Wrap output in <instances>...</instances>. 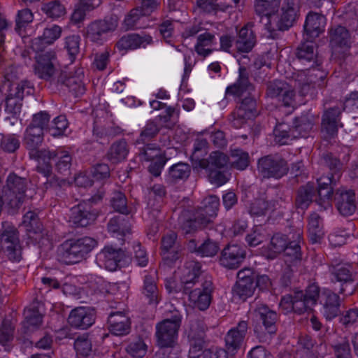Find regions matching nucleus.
Instances as JSON below:
<instances>
[{
  "label": "nucleus",
  "instance_id": "obj_1",
  "mask_svg": "<svg viewBox=\"0 0 358 358\" xmlns=\"http://www.w3.org/2000/svg\"><path fill=\"white\" fill-rule=\"evenodd\" d=\"M43 139V132L40 127H29L25 131L24 141L27 148L29 150L31 157L37 161V170L45 177L50 176L52 167L50 160L52 154L49 150H37V148L41 144Z\"/></svg>",
  "mask_w": 358,
  "mask_h": 358
},
{
  "label": "nucleus",
  "instance_id": "obj_2",
  "mask_svg": "<svg viewBox=\"0 0 358 358\" xmlns=\"http://www.w3.org/2000/svg\"><path fill=\"white\" fill-rule=\"evenodd\" d=\"M302 233L301 230H298L294 234H292L293 241H290L287 244V237L282 234H275L271 240V248L268 251H264L263 255L268 259H273L278 253L284 251L288 257L285 262H294L300 259V246L299 243L301 238Z\"/></svg>",
  "mask_w": 358,
  "mask_h": 358
},
{
  "label": "nucleus",
  "instance_id": "obj_3",
  "mask_svg": "<svg viewBox=\"0 0 358 358\" xmlns=\"http://www.w3.org/2000/svg\"><path fill=\"white\" fill-rule=\"evenodd\" d=\"M96 245V241L90 237L67 241L62 245L64 261L66 264L79 262Z\"/></svg>",
  "mask_w": 358,
  "mask_h": 358
},
{
  "label": "nucleus",
  "instance_id": "obj_4",
  "mask_svg": "<svg viewBox=\"0 0 358 358\" xmlns=\"http://www.w3.org/2000/svg\"><path fill=\"white\" fill-rule=\"evenodd\" d=\"M5 85L8 87L6 97L5 110L15 117L20 114L24 96L31 93L32 86L27 80H22L12 84L6 83Z\"/></svg>",
  "mask_w": 358,
  "mask_h": 358
},
{
  "label": "nucleus",
  "instance_id": "obj_5",
  "mask_svg": "<svg viewBox=\"0 0 358 358\" xmlns=\"http://www.w3.org/2000/svg\"><path fill=\"white\" fill-rule=\"evenodd\" d=\"M220 206V199L216 196H209L205 198L202 206L196 211L194 221H188L183 225V229L186 233L192 231V225L196 227L197 225L204 227L210 222L217 214Z\"/></svg>",
  "mask_w": 358,
  "mask_h": 358
},
{
  "label": "nucleus",
  "instance_id": "obj_6",
  "mask_svg": "<svg viewBox=\"0 0 358 358\" xmlns=\"http://www.w3.org/2000/svg\"><path fill=\"white\" fill-rule=\"evenodd\" d=\"M299 6L296 0H284L280 10L274 13L268 22L275 25L278 29H287L296 22L299 17Z\"/></svg>",
  "mask_w": 358,
  "mask_h": 358
},
{
  "label": "nucleus",
  "instance_id": "obj_7",
  "mask_svg": "<svg viewBox=\"0 0 358 358\" xmlns=\"http://www.w3.org/2000/svg\"><path fill=\"white\" fill-rule=\"evenodd\" d=\"M180 323V317L174 315L172 319L164 320L157 324V341L160 347H171L176 342Z\"/></svg>",
  "mask_w": 358,
  "mask_h": 358
},
{
  "label": "nucleus",
  "instance_id": "obj_8",
  "mask_svg": "<svg viewBox=\"0 0 358 358\" xmlns=\"http://www.w3.org/2000/svg\"><path fill=\"white\" fill-rule=\"evenodd\" d=\"M257 170L263 178H280L288 171L287 162L279 156H266L258 161Z\"/></svg>",
  "mask_w": 358,
  "mask_h": 358
},
{
  "label": "nucleus",
  "instance_id": "obj_9",
  "mask_svg": "<svg viewBox=\"0 0 358 358\" xmlns=\"http://www.w3.org/2000/svg\"><path fill=\"white\" fill-rule=\"evenodd\" d=\"M1 248L9 259L18 262L21 257V248L16 229L8 224H3L1 234Z\"/></svg>",
  "mask_w": 358,
  "mask_h": 358
},
{
  "label": "nucleus",
  "instance_id": "obj_10",
  "mask_svg": "<svg viewBox=\"0 0 358 358\" xmlns=\"http://www.w3.org/2000/svg\"><path fill=\"white\" fill-rule=\"evenodd\" d=\"M199 269L196 265L179 268L173 276L166 280V287L169 292L180 291L183 286L193 283L198 276Z\"/></svg>",
  "mask_w": 358,
  "mask_h": 358
},
{
  "label": "nucleus",
  "instance_id": "obj_11",
  "mask_svg": "<svg viewBox=\"0 0 358 358\" xmlns=\"http://www.w3.org/2000/svg\"><path fill=\"white\" fill-rule=\"evenodd\" d=\"M59 71L58 62L54 52L39 53L36 57L34 72L38 78L49 80Z\"/></svg>",
  "mask_w": 358,
  "mask_h": 358
},
{
  "label": "nucleus",
  "instance_id": "obj_12",
  "mask_svg": "<svg viewBox=\"0 0 358 358\" xmlns=\"http://www.w3.org/2000/svg\"><path fill=\"white\" fill-rule=\"evenodd\" d=\"M237 278L233 288L234 297L245 301L252 296L255 290V273L250 268H244L238 271Z\"/></svg>",
  "mask_w": 358,
  "mask_h": 358
},
{
  "label": "nucleus",
  "instance_id": "obj_13",
  "mask_svg": "<svg viewBox=\"0 0 358 358\" xmlns=\"http://www.w3.org/2000/svg\"><path fill=\"white\" fill-rule=\"evenodd\" d=\"M256 317L262 321V325H256L255 333L259 338H264L267 334H273L276 331V313L267 306L261 305L255 309Z\"/></svg>",
  "mask_w": 358,
  "mask_h": 358
},
{
  "label": "nucleus",
  "instance_id": "obj_14",
  "mask_svg": "<svg viewBox=\"0 0 358 358\" xmlns=\"http://www.w3.org/2000/svg\"><path fill=\"white\" fill-rule=\"evenodd\" d=\"M267 95L282 101L285 106L294 108L296 106L294 92L285 82L275 80L271 83L268 87Z\"/></svg>",
  "mask_w": 358,
  "mask_h": 358
},
{
  "label": "nucleus",
  "instance_id": "obj_15",
  "mask_svg": "<svg viewBox=\"0 0 358 358\" xmlns=\"http://www.w3.org/2000/svg\"><path fill=\"white\" fill-rule=\"evenodd\" d=\"M117 24L118 19L116 16L94 22L88 26L87 36L92 41L99 42L104 38V35L114 31Z\"/></svg>",
  "mask_w": 358,
  "mask_h": 358
},
{
  "label": "nucleus",
  "instance_id": "obj_16",
  "mask_svg": "<svg viewBox=\"0 0 358 358\" xmlns=\"http://www.w3.org/2000/svg\"><path fill=\"white\" fill-rule=\"evenodd\" d=\"M94 310L88 307H78L72 310L68 317L70 326L77 329H87L94 322Z\"/></svg>",
  "mask_w": 358,
  "mask_h": 358
},
{
  "label": "nucleus",
  "instance_id": "obj_17",
  "mask_svg": "<svg viewBox=\"0 0 358 358\" xmlns=\"http://www.w3.org/2000/svg\"><path fill=\"white\" fill-rule=\"evenodd\" d=\"M123 257V252L112 245H106L96 255V262L100 267L113 271L118 266V263Z\"/></svg>",
  "mask_w": 358,
  "mask_h": 358
},
{
  "label": "nucleus",
  "instance_id": "obj_18",
  "mask_svg": "<svg viewBox=\"0 0 358 358\" xmlns=\"http://www.w3.org/2000/svg\"><path fill=\"white\" fill-rule=\"evenodd\" d=\"M97 215L91 211L90 206L83 202L71 209L69 222L75 227H86L92 222Z\"/></svg>",
  "mask_w": 358,
  "mask_h": 358
},
{
  "label": "nucleus",
  "instance_id": "obj_19",
  "mask_svg": "<svg viewBox=\"0 0 358 358\" xmlns=\"http://www.w3.org/2000/svg\"><path fill=\"white\" fill-rule=\"evenodd\" d=\"M326 18L324 15L316 13H310L306 17L304 24V38L308 41L318 37L324 32Z\"/></svg>",
  "mask_w": 358,
  "mask_h": 358
},
{
  "label": "nucleus",
  "instance_id": "obj_20",
  "mask_svg": "<svg viewBox=\"0 0 358 358\" xmlns=\"http://www.w3.org/2000/svg\"><path fill=\"white\" fill-rule=\"evenodd\" d=\"M141 159L143 161L151 162L149 171L155 176H159L162 168L166 164L164 154L157 147L147 146L143 152L141 154Z\"/></svg>",
  "mask_w": 358,
  "mask_h": 358
},
{
  "label": "nucleus",
  "instance_id": "obj_21",
  "mask_svg": "<svg viewBox=\"0 0 358 358\" xmlns=\"http://www.w3.org/2000/svg\"><path fill=\"white\" fill-rule=\"evenodd\" d=\"M255 101L250 98L245 99L241 106L231 115V122L235 128L243 127L246 120L255 116Z\"/></svg>",
  "mask_w": 358,
  "mask_h": 358
},
{
  "label": "nucleus",
  "instance_id": "obj_22",
  "mask_svg": "<svg viewBox=\"0 0 358 358\" xmlns=\"http://www.w3.org/2000/svg\"><path fill=\"white\" fill-rule=\"evenodd\" d=\"M245 256L243 248L238 245H229L226 247L220 258V264L228 268H238Z\"/></svg>",
  "mask_w": 358,
  "mask_h": 358
},
{
  "label": "nucleus",
  "instance_id": "obj_23",
  "mask_svg": "<svg viewBox=\"0 0 358 358\" xmlns=\"http://www.w3.org/2000/svg\"><path fill=\"white\" fill-rule=\"evenodd\" d=\"M152 42V38L148 35L128 34L122 36L117 43L120 52L124 53L128 50L139 48H145Z\"/></svg>",
  "mask_w": 358,
  "mask_h": 358
},
{
  "label": "nucleus",
  "instance_id": "obj_24",
  "mask_svg": "<svg viewBox=\"0 0 358 358\" xmlns=\"http://www.w3.org/2000/svg\"><path fill=\"white\" fill-rule=\"evenodd\" d=\"M320 303L322 305V313L324 317L329 320L335 318L340 312V297L335 293L325 290L320 296Z\"/></svg>",
  "mask_w": 358,
  "mask_h": 358
},
{
  "label": "nucleus",
  "instance_id": "obj_25",
  "mask_svg": "<svg viewBox=\"0 0 358 358\" xmlns=\"http://www.w3.org/2000/svg\"><path fill=\"white\" fill-rule=\"evenodd\" d=\"M110 331L115 336H124L130 331L131 322L128 315L122 312H115L108 317Z\"/></svg>",
  "mask_w": 358,
  "mask_h": 358
},
{
  "label": "nucleus",
  "instance_id": "obj_26",
  "mask_svg": "<svg viewBox=\"0 0 358 358\" xmlns=\"http://www.w3.org/2000/svg\"><path fill=\"white\" fill-rule=\"evenodd\" d=\"M247 329V322L245 321H241L238 322L236 327L229 331L226 336L225 341L227 348L229 352L234 353L241 346Z\"/></svg>",
  "mask_w": 358,
  "mask_h": 358
},
{
  "label": "nucleus",
  "instance_id": "obj_27",
  "mask_svg": "<svg viewBox=\"0 0 358 358\" xmlns=\"http://www.w3.org/2000/svg\"><path fill=\"white\" fill-rule=\"evenodd\" d=\"M355 193L352 189H342L336 197L337 208L341 214L348 216L356 210Z\"/></svg>",
  "mask_w": 358,
  "mask_h": 358
},
{
  "label": "nucleus",
  "instance_id": "obj_28",
  "mask_svg": "<svg viewBox=\"0 0 358 358\" xmlns=\"http://www.w3.org/2000/svg\"><path fill=\"white\" fill-rule=\"evenodd\" d=\"M318 200L317 203L321 208L328 209L331 206V201L333 194L331 178L329 176H322L317 180Z\"/></svg>",
  "mask_w": 358,
  "mask_h": 358
},
{
  "label": "nucleus",
  "instance_id": "obj_29",
  "mask_svg": "<svg viewBox=\"0 0 358 358\" xmlns=\"http://www.w3.org/2000/svg\"><path fill=\"white\" fill-rule=\"evenodd\" d=\"M307 227L308 238L312 243H320L324 237L323 220L317 213L310 214Z\"/></svg>",
  "mask_w": 358,
  "mask_h": 358
},
{
  "label": "nucleus",
  "instance_id": "obj_30",
  "mask_svg": "<svg viewBox=\"0 0 358 358\" xmlns=\"http://www.w3.org/2000/svg\"><path fill=\"white\" fill-rule=\"evenodd\" d=\"M176 234L171 232L164 236L162 240V255L164 263L167 265L171 264L178 257L176 245Z\"/></svg>",
  "mask_w": 358,
  "mask_h": 358
},
{
  "label": "nucleus",
  "instance_id": "obj_31",
  "mask_svg": "<svg viewBox=\"0 0 358 358\" xmlns=\"http://www.w3.org/2000/svg\"><path fill=\"white\" fill-rule=\"evenodd\" d=\"M303 293L301 291L294 292V296H284L280 303V308L285 313L292 310L299 313L306 311L305 305L302 303Z\"/></svg>",
  "mask_w": 358,
  "mask_h": 358
},
{
  "label": "nucleus",
  "instance_id": "obj_32",
  "mask_svg": "<svg viewBox=\"0 0 358 358\" xmlns=\"http://www.w3.org/2000/svg\"><path fill=\"white\" fill-rule=\"evenodd\" d=\"M256 43V38L253 31L248 25L243 27L238 34V38L236 43L237 50L241 52H250Z\"/></svg>",
  "mask_w": 358,
  "mask_h": 358
},
{
  "label": "nucleus",
  "instance_id": "obj_33",
  "mask_svg": "<svg viewBox=\"0 0 358 358\" xmlns=\"http://www.w3.org/2000/svg\"><path fill=\"white\" fill-rule=\"evenodd\" d=\"M189 301L194 308L200 310L207 309L211 301L210 291L206 289H195L189 294Z\"/></svg>",
  "mask_w": 358,
  "mask_h": 358
},
{
  "label": "nucleus",
  "instance_id": "obj_34",
  "mask_svg": "<svg viewBox=\"0 0 358 358\" xmlns=\"http://www.w3.org/2000/svg\"><path fill=\"white\" fill-rule=\"evenodd\" d=\"M216 44L215 37L213 34L205 32L199 35L196 43L194 46L195 51L201 56L206 57L213 50V46Z\"/></svg>",
  "mask_w": 358,
  "mask_h": 358
},
{
  "label": "nucleus",
  "instance_id": "obj_35",
  "mask_svg": "<svg viewBox=\"0 0 358 358\" xmlns=\"http://www.w3.org/2000/svg\"><path fill=\"white\" fill-rule=\"evenodd\" d=\"M83 71L81 69H78L73 76L67 78H64L63 76L58 79L59 82L65 84L76 96L83 94L85 92V87L82 82Z\"/></svg>",
  "mask_w": 358,
  "mask_h": 358
},
{
  "label": "nucleus",
  "instance_id": "obj_36",
  "mask_svg": "<svg viewBox=\"0 0 358 358\" xmlns=\"http://www.w3.org/2000/svg\"><path fill=\"white\" fill-rule=\"evenodd\" d=\"M331 45L334 51L337 49L347 48L349 46V34L346 29L341 26L331 31Z\"/></svg>",
  "mask_w": 358,
  "mask_h": 358
},
{
  "label": "nucleus",
  "instance_id": "obj_37",
  "mask_svg": "<svg viewBox=\"0 0 358 358\" xmlns=\"http://www.w3.org/2000/svg\"><path fill=\"white\" fill-rule=\"evenodd\" d=\"M103 0H80L76 6L75 10L71 15V19L75 22L82 21L86 11L90 10L99 6Z\"/></svg>",
  "mask_w": 358,
  "mask_h": 358
},
{
  "label": "nucleus",
  "instance_id": "obj_38",
  "mask_svg": "<svg viewBox=\"0 0 358 358\" xmlns=\"http://www.w3.org/2000/svg\"><path fill=\"white\" fill-rule=\"evenodd\" d=\"M339 110L331 108L326 111L323 115L322 129L329 136H334L337 132V122Z\"/></svg>",
  "mask_w": 358,
  "mask_h": 358
},
{
  "label": "nucleus",
  "instance_id": "obj_39",
  "mask_svg": "<svg viewBox=\"0 0 358 358\" xmlns=\"http://www.w3.org/2000/svg\"><path fill=\"white\" fill-rule=\"evenodd\" d=\"M129 153L126 141L122 140L114 143L108 152L109 160L113 163L120 162L124 160Z\"/></svg>",
  "mask_w": 358,
  "mask_h": 358
},
{
  "label": "nucleus",
  "instance_id": "obj_40",
  "mask_svg": "<svg viewBox=\"0 0 358 358\" xmlns=\"http://www.w3.org/2000/svg\"><path fill=\"white\" fill-rule=\"evenodd\" d=\"M74 348L79 358H93L94 357L92 342L85 336L78 337L75 341Z\"/></svg>",
  "mask_w": 358,
  "mask_h": 358
},
{
  "label": "nucleus",
  "instance_id": "obj_41",
  "mask_svg": "<svg viewBox=\"0 0 358 358\" xmlns=\"http://www.w3.org/2000/svg\"><path fill=\"white\" fill-rule=\"evenodd\" d=\"M279 3L280 0H255V8L259 15L266 16L269 20Z\"/></svg>",
  "mask_w": 358,
  "mask_h": 358
},
{
  "label": "nucleus",
  "instance_id": "obj_42",
  "mask_svg": "<svg viewBox=\"0 0 358 358\" xmlns=\"http://www.w3.org/2000/svg\"><path fill=\"white\" fill-rule=\"evenodd\" d=\"M229 163L228 157L221 152H213L209 157L207 164L205 161L200 162L201 166L208 170L224 167Z\"/></svg>",
  "mask_w": 358,
  "mask_h": 358
},
{
  "label": "nucleus",
  "instance_id": "obj_43",
  "mask_svg": "<svg viewBox=\"0 0 358 358\" xmlns=\"http://www.w3.org/2000/svg\"><path fill=\"white\" fill-rule=\"evenodd\" d=\"M306 41H307L303 43L298 49V58L303 63L306 62H313L311 66H313L314 64L317 65V61L316 60L317 54L314 50V45L311 43V41H310V42L308 40Z\"/></svg>",
  "mask_w": 358,
  "mask_h": 358
},
{
  "label": "nucleus",
  "instance_id": "obj_44",
  "mask_svg": "<svg viewBox=\"0 0 358 358\" xmlns=\"http://www.w3.org/2000/svg\"><path fill=\"white\" fill-rule=\"evenodd\" d=\"M148 14H144V10L136 8L130 11V13L125 17L122 23V27L125 30L141 28V20L143 16Z\"/></svg>",
  "mask_w": 358,
  "mask_h": 358
},
{
  "label": "nucleus",
  "instance_id": "obj_45",
  "mask_svg": "<svg viewBox=\"0 0 358 358\" xmlns=\"http://www.w3.org/2000/svg\"><path fill=\"white\" fill-rule=\"evenodd\" d=\"M232 167L243 171L245 170L250 164V157L248 152L236 149L231 151V153Z\"/></svg>",
  "mask_w": 358,
  "mask_h": 358
},
{
  "label": "nucleus",
  "instance_id": "obj_46",
  "mask_svg": "<svg viewBox=\"0 0 358 358\" xmlns=\"http://www.w3.org/2000/svg\"><path fill=\"white\" fill-rule=\"evenodd\" d=\"M203 330L199 332L198 337L196 338L195 333L192 329L188 336L191 342V347L189 351V357L192 358H197L200 356L203 344Z\"/></svg>",
  "mask_w": 358,
  "mask_h": 358
},
{
  "label": "nucleus",
  "instance_id": "obj_47",
  "mask_svg": "<svg viewBox=\"0 0 358 358\" xmlns=\"http://www.w3.org/2000/svg\"><path fill=\"white\" fill-rule=\"evenodd\" d=\"M319 296L320 289L317 285L311 284L306 288L302 297V303L305 305L306 310L311 309L316 304Z\"/></svg>",
  "mask_w": 358,
  "mask_h": 358
},
{
  "label": "nucleus",
  "instance_id": "obj_48",
  "mask_svg": "<svg viewBox=\"0 0 358 358\" xmlns=\"http://www.w3.org/2000/svg\"><path fill=\"white\" fill-rule=\"evenodd\" d=\"M273 211V205L264 200H257L250 207V213L253 216H266L268 218Z\"/></svg>",
  "mask_w": 358,
  "mask_h": 358
},
{
  "label": "nucleus",
  "instance_id": "obj_49",
  "mask_svg": "<svg viewBox=\"0 0 358 358\" xmlns=\"http://www.w3.org/2000/svg\"><path fill=\"white\" fill-rule=\"evenodd\" d=\"M250 87V85L248 83V78L241 73L237 82L227 88L226 94L241 96L244 91L248 90Z\"/></svg>",
  "mask_w": 358,
  "mask_h": 358
},
{
  "label": "nucleus",
  "instance_id": "obj_50",
  "mask_svg": "<svg viewBox=\"0 0 358 358\" xmlns=\"http://www.w3.org/2000/svg\"><path fill=\"white\" fill-rule=\"evenodd\" d=\"M51 159H55L56 162V167L57 169L62 172L66 171L69 170L70 165L71 157L69 155V152L66 151H59L56 154L52 153ZM51 160H50V162ZM51 166V164H50Z\"/></svg>",
  "mask_w": 358,
  "mask_h": 358
},
{
  "label": "nucleus",
  "instance_id": "obj_51",
  "mask_svg": "<svg viewBox=\"0 0 358 358\" xmlns=\"http://www.w3.org/2000/svg\"><path fill=\"white\" fill-rule=\"evenodd\" d=\"M24 325H26L28 330H34L42 322V315L38 311L32 310L31 308L24 310Z\"/></svg>",
  "mask_w": 358,
  "mask_h": 358
},
{
  "label": "nucleus",
  "instance_id": "obj_52",
  "mask_svg": "<svg viewBox=\"0 0 358 358\" xmlns=\"http://www.w3.org/2000/svg\"><path fill=\"white\" fill-rule=\"evenodd\" d=\"M143 294L150 303H157V289L155 280L150 276H145L144 280Z\"/></svg>",
  "mask_w": 358,
  "mask_h": 358
},
{
  "label": "nucleus",
  "instance_id": "obj_53",
  "mask_svg": "<svg viewBox=\"0 0 358 358\" xmlns=\"http://www.w3.org/2000/svg\"><path fill=\"white\" fill-rule=\"evenodd\" d=\"M42 9L48 16L52 18H59L66 13L65 8L57 1L44 5Z\"/></svg>",
  "mask_w": 358,
  "mask_h": 358
},
{
  "label": "nucleus",
  "instance_id": "obj_54",
  "mask_svg": "<svg viewBox=\"0 0 358 358\" xmlns=\"http://www.w3.org/2000/svg\"><path fill=\"white\" fill-rule=\"evenodd\" d=\"M288 126L285 124H280L274 129L275 140L281 145H285L290 143L295 136L289 134L287 129Z\"/></svg>",
  "mask_w": 358,
  "mask_h": 358
},
{
  "label": "nucleus",
  "instance_id": "obj_55",
  "mask_svg": "<svg viewBox=\"0 0 358 358\" xmlns=\"http://www.w3.org/2000/svg\"><path fill=\"white\" fill-rule=\"evenodd\" d=\"M127 352L134 357L141 358L147 352V345L142 339L131 341L127 348Z\"/></svg>",
  "mask_w": 358,
  "mask_h": 358
},
{
  "label": "nucleus",
  "instance_id": "obj_56",
  "mask_svg": "<svg viewBox=\"0 0 358 358\" xmlns=\"http://www.w3.org/2000/svg\"><path fill=\"white\" fill-rule=\"evenodd\" d=\"M67 127L68 122L66 117L59 115L54 119L52 125L49 128V131L52 136L57 137L64 134Z\"/></svg>",
  "mask_w": 358,
  "mask_h": 358
},
{
  "label": "nucleus",
  "instance_id": "obj_57",
  "mask_svg": "<svg viewBox=\"0 0 358 358\" xmlns=\"http://www.w3.org/2000/svg\"><path fill=\"white\" fill-rule=\"evenodd\" d=\"M313 189L311 187H303L299 191L296 204L301 209H306L312 201Z\"/></svg>",
  "mask_w": 358,
  "mask_h": 358
},
{
  "label": "nucleus",
  "instance_id": "obj_58",
  "mask_svg": "<svg viewBox=\"0 0 358 358\" xmlns=\"http://www.w3.org/2000/svg\"><path fill=\"white\" fill-rule=\"evenodd\" d=\"M108 228L110 232L117 233L122 236L129 234L131 230L129 224L119 218L111 220L108 223Z\"/></svg>",
  "mask_w": 358,
  "mask_h": 358
},
{
  "label": "nucleus",
  "instance_id": "obj_59",
  "mask_svg": "<svg viewBox=\"0 0 358 358\" xmlns=\"http://www.w3.org/2000/svg\"><path fill=\"white\" fill-rule=\"evenodd\" d=\"M266 235L262 227H256L245 237V241L250 247H255L262 243Z\"/></svg>",
  "mask_w": 358,
  "mask_h": 358
},
{
  "label": "nucleus",
  "instance_id": "obj_60",
  "mask_svg": "<svg viewBox=\"0 0 358 358\" xmlns=\"http://www.w3.org/2000/svg\"><path fill=\"white\" fill-rule=\"evenodd\" d=\"M61 34V27L57 25H52L44 30L41 40L45 44H52L60 37Z\"/></svg>",
  "mask_w": 358,
  "mask_h": 358
},
{
  "label": "nucleus",
  "instance_id": "obj_61",
  "mask_svg": "<svg viewBox=\"0 0 358 358\" xmlns=\"http://www.w3.org/2000/svg\"><path fill=\"white\" fill-rule=\"evenodd\" d=\"M189 166L187 164L178 163L172 166L169 170V176L172 179H184L189 176Z\"/></svg>",
  "mask_w": 358,
  "mask_h": 358
},
{
  "label": "nucleus",
  "instance_id": "obj_62",
  "mask_svg": "<svg viewBox=\"0 0 358 358\" xmlns=\"http://www.w3.org/2000/svg\"><path fill=\"white\" fill-rule=\"evenodd\" d=\"M33 13L29 9H22L17 13L16 18V29L22 34V29L33 21Z\"/></svg>",
  "mask_w": 358,
  "mask_h": 358
},
{
  "label": "nucleus",
  "instance_id": "obj_63",
  "mask_svg": "<svg viewBox=\"0 0 358 358\" xmlns=\"http://www.w3.org/2000/svg\"><path fill=\"white\" fill-rule=\"evenodd\" d=\"M65 48L66 49L71 61H73L80 51V37L71 36L66 38Z\"/></svg>",
  "mask_w": 358,
  "mask_h": 358
},
{
  "label": "nucleus",
  "instance_id": "obj_64",
  "mask_svg": "<svg viewBox=\"0 0 358 358\" xmlns=\"http://www.w3.org/2000/svg\"><path fill=\"white\" fill-rule=\"evenodd\" d=\"M13 338V328L10 324L4 323L0 327V344L5 347L6 350H10V343Z\"/></svg>",
  "mask_w": 358,
  "mask_h": 358
}]
</instances>
